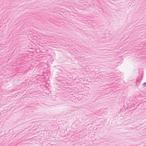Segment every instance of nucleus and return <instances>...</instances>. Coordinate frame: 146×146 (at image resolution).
I'll return each mask as SVG.
<instances>
[{
  "label": "nucleus",
  "mask_w": 146,
  "mask_h": 146,
  "mask_svg": "<svg viewBox=\"0 0 146 146\" xmlns=\"http://www.w3.org/2000/svg\"><path fill=\"white\" fill-rule=\"evenodd\" d=\"M142 85L143 86H144V87H145V88H146V82H145L143 83L142 84Z\"/></svg>",
  "instance_id": "obj_1"
}]
</instances>
